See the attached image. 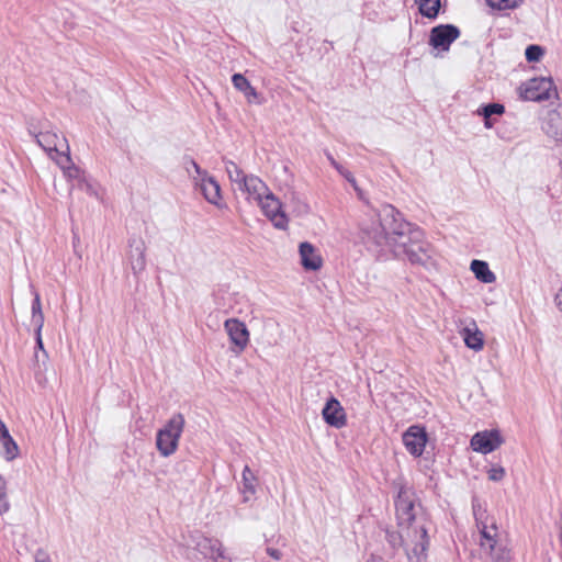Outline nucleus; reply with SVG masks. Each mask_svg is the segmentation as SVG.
Returning a JSON list of instances; mask_svg holds the SVG:
<instances>
[{"label":"nucleus","instance_id":"nucleus-18","mask_svg":"<svg viewBox=\"0 0 562 562\" xmlns=\"http://www.w3.org/2000/svg\"><path fill=\"white\" fill-rule=\"evenodd\" d=\"M196 549L204 558L213 560L224 558L222 542L217 539L201 537L196 542Z\"/></svg>","mask_w":562,"mask_h":562},{"label":"nucleus","instance_id":"nucleus-9","mask_svg":"<svg viewBox=\"0 0 562 562\" xmlns=\"http://www.w3.org/2000/svg\"><path fill=\"white\" fill-rule=\"evenodd\" d=\"M551 81L546 78H533L519 88V94L526 101H542L550 98Z\"/></svg>","mask_w":562,"mask_h":562},{"label":"nucleus","instance_id":"nucleus-30","mask_svg":"<svg viewBox=\"0 0 562 562\" xmlns=\"http://www.w3.org/2000/svg\"><path fill=\"white\" fill-rule=\"evenodd\" d=\"M184 166H186V169H187L189 176H191L190 168H193L194 172L196 173V177H193V179L195 181L207 173L206 170L201 169V167L196 164V161L191 158L184 159Z\"/></svg>","mask_w":562,"mask_h":562},{"label":"nucleus","instance_id":"nucleus-17","mask_svg":"<svg viewBox=\"0 0 562 562\" xmlns=\"http://www.w3.org/2000/svg\"><path fill=\"white\" fill-rule=\"evenodd\" d=\"M195 184L200 188V191L209 203L218 204L221 200V187L213 177L206 173L198 179Z\"/></svg>","mask_w":562,"mask_h":562},{"label":"nucleus","instance_id":"nucleus-5","mask_svg":"<svg viewBox=\"0 0 562 562\" xmlns=\"http://www.w3.org/2000/svg\"><path fill=\"white\" fill-rule=\"evenodd\" d=\"M184 425V416L177 413L157 431L156 448L162 457H170L177 451Z\"/></svg>","mask_w":562,"mask_h":562},{"label":"nucleus","instance_id":"nucleus-37","mask_svg":"<svg viewBox=\"0 0 562 562\" xmlns=\"http://www.w3.org/2000/svg\"><path fill=\"white\" fill-rule=\"evenodd\" d=\"M10 434H9V430L7 428V426L4 425V423L0 419V441H2L3 438L8 437Z\"/></svg>","mask_w":562,"mask_h":562},{"label":"nucleus","instance_id":"nucleus-7","mask_svg":"<svg viewBox=\"0 0 562 562\" xmlns=\"http://www.w3.org/2000/svg\"><path fill=\"white\" fill-rule=\"evenodd\" d=\"M257 204L278 229H286L288 217L281 210V202L269 191Z\"/></svg>","mask_w":562,"mask_h":562},{"label":"nucleus","instance_id":"nucleus-13","mask_svg":"<svg viewBox=\"0 0 562 562\" xmlns=\"http://www.w3.org/2000/svg\"><path fill=\"white\" fill-rule=\"evenodd\" d=\"M322 416L326 424L337 429L342 428L347 424L345 409L334 396L327 400L322 411Z\"/></svg>","mask_w":562,"mask_h":562},{"label":"nucleus","instance_id":"nucleus-34","mask_svg":"<svg viewBox=\"0 0 562 562\" xmlns=\"http://www.w3.org/2000/svg\"><path fill=\"white\" fill-rule=\"evenodd\" d=\"M36 314H43L41 299L37 293L35 294V297L32 302V315H36Z\"/></svg>","mask_w":562,"mask_h":562},{"label":"nucleus","instance_id":"nucleus-36","mask_svg":"<svg viewBox=\"0 0 562 562\" xmlns=\"http://www.w3.org/2000/svg\"><path fill=\"white\" fill-rule=\"evenodd\" d=\"M267 553L274 560H280L282 557V553L278 549H274V548H267Z\"/></svg>","mask_w":562,"mask_h":562},{"label":"nucleus","instance_id":"nucleus-1","mask_svg":"<svg viewBox=\"0 0 562 562\" xmlns=\"http://www.w3.org/2000/svg\"><path fill=\"white\" fill-rule=\"evenodd\" d=\"M359 237L376 259L393 256L427 271L436 269L435 249L425 240L424 232L404 220L391 204L370 210L360 222Z\"/></svg>","mask_w":562,"mask_h":562},{"label":"nucleus","instance_id":"nucleus-28","mask_svg":"<svg viewBox=\"0 0 562 562\" xmlns=\"http://www.w3.org/2000/svg\"><path fill=\"white\" fill-rule=\"evenodd\" d=\"M544 50L539 45H529L525 50V56L528 61H539Z\"/></svg>","mask_w":562,"mask_h":562},{"label":"nucleus","instance_id":"nucleus-22","mask_svg":"<svg viewBox=\"0 0 562 562\" xmlns=\"http://www.w3.org/2000/svg\"><path fill=\"white\" fill-rule=\"evenodd\" d=\"M241 476L243 485L240 491L244 494V501L246 502L249 499V496H252L256 493L257 479L248 465H245Z\"/></svg>","mask_w":562,"mask_h":562},{"label":"nucleus","instance_id":"nucleus-43","mask_svg":"<svg viewBox=\"0 0 562 562\" xmlns=\"http://www.w3.org/2000/svg\"><path fill=\"white\" fill-rule=\"evenodd\" d=\"M35 562H50V561H48V560H46V559H40V558L37 557Z\"/></svg>","mask_w":562,"mask_h":562},{"label":"nucleus","instance_id":"nucleus-16","mask_svg":"<svg viewBox=\"0 0 562 562\" xmlns=\"http://www.w3.org/2000/svg\"><path fill=\"white\" fill-rule=\"evenodd\" d=\"M299 252L301 257V263L304 269L313 271L321 269L323 263L322 257L311 243H301L299 246Z\"/></svg>","mask_w":562,"mask_h":562},{"label":"nucleus","instance_id":"nucleus-39","mask_svg":"<svg viewBox=\"0 0 562 562\" xmlns=\"http://www.w3.org/2000/svg\"><path fill=\"white\" fill-rule=\"evenodd\" d=\"M554 300H555V304H557L558 308L562 312V288L557 293Z\"/></svg>","mask_w":562,"mask_h":562},{"label":"nucleus","instance_id":"nucleus-44","mask_svg":"<svg viewBox=\"0 0 562 562\" xmlns=\"http://www.w3.org/2000/svg\"><path fill=\"white\" fill-rule=\"evenodd\" d=\"M302 207L304 211H307V209H308L307 204H303Z\"/></svg>","mask_w":562,"mask_h":562},{"label":"nucleus","instance_id":"nucleus-14","mask_svg":"<svg viewBox=\"0 0 562 562\" xmlns=\"http://www.w3.org/2000/svg\"><path fill=\"white\" fill-rule=\"evenodd\" d=\"M130 251L127 255L128 262L134 276H138L146 268L145 251L146 246L140 238H131L128 240Z\"/></svg>","mask_w":562,"mask_h":562},{"label":"nucleus","instance_id":"nucleus-26","mask_svg":"<svg viewBox=\"0 0 562 562\" xmlns=\"http://www.w3.org/2000/svg\"><path fill=\"white\" fill-rule=\"evenodd\" d=\"M505 112V106L501 103L483 104L476 111L477 115L483 117H492L493 115H502Z\"/></svg>","mask_w":562,"mask_h":562},{"label":"nucleus","instance_id":"nucleus-23","mask_svg":"<svg viewBox=\"0 0 562 562\" xmlns=\"http://www.w3.org/2000/svg\"><path fill=\"white\" fill-rule=\"evenodd\" d=\"M463 339L468 348L479 351L483 348V335L480 330L472 331L470 328L463 330Z\"/></svg>","mask_w":562,"mask_h":562},{"label":"nucleus","instance_id":"nucleus-12","mask_svg":"<svg viewBox=\"0 0 562 562\" xmlns=\"http://www.w3.org/2000/svg\"><path fill=\"white\" fill-rule=\"evenodd\" d=\"M426 442L427 434L424 427L411 426L403 434V443L405 448L411 454L415 457H419L423 454Z\"/></svg>","mask_w":562,"mask_h":562},{"label":"nucleus","instance_id":"nucleus-25","mask_svg":"<svg viewBox=\"0 0 562 562\" xmlns=\"http://www.w3.org/2000/svg\"><path fill=\"white\" fill-rule=\"evenodd\" d=\"M2 447H3V457L8 461H12L18 457L19 453V447L16 442L13 440V438L9 435L8 437L2 439Z\"/></svg>","mask_w":562,"mask_h":562},{"label":"nucleus","instance_id":"nucleus-40","mask_svg":"<svg viewBox=\"0 0 562 562\" xmlns=\"http://www.w3.org/2000/svg\"><path fill=\"white\" fill-rule=\"evenodd\" d=\"M484 119V126L486 128H492L494 126V122L492 117H483Z\"/></svg>","mask_w":562,"mask_h":562},{"label":"nucleus","instance_id":"nucleus-42","mask_svg":"<svg viewBox=\"0 0 562 562\" xmlns=\"http://www.w3.org/2000/svg\"><path fill=\"white\" fill-rule=\"evenodd\" d=\"M368 562H382V559L372 557Z\"/></svg>","mask_w":562,"mask_h":562},{"label":"nucleus","instance_id":"nucleus-31","mask_svg":"<svg viewBox=\"0 0 562 562\" xmlns=\"http://www.w3.org/2000/svg\"><path fill=\"white\" fill-rule=\"evenodd\" d=\"M504 476H505V470L502 467L492 468L488 471V479L491 481L498 482V481H502Z\"/></svg>","mask_w":562,"mask_h":562},{"label":"nucleus","instance_id":"nucleus-11","mask_svg":"<svg viewBox=\"0 0 562 562\" xmlns=\"http://www.w3.org/2000/svg\"><path fill=\"white\" fill-rule=\"evenodd\" d=\"M224 328L235 346V352H241L249 342V331L245 323L237 318H228L224 323Z\"/></svg>","mask_w":562,"mask_h":562},{"label":"nucleus","instance_id":"nucleus-21","mask_svg":"<svg viewBox=\"0 0 562 562\" xmlns=\"http://www.w3.org/2000/svg\"><path fill=\"white\" fill-rule=\"evenodd\" d=\"M471 270L475 278L483 283H493L496 280L495 273L490 269L487 262L483 260H472Z\"/></svg>","mask_w":562,"mask_h":562},{"label":"nucleus","instance_id":"nucleus-19","mask_svg":"<svg viewBox=\"0 0 562 562\" xmlns=\"http://www.w3.org/2000/svg\"><path fill=\"white\" fill-rule=\"evenodd\" d=\"M234 88L244 93L249 103H260V98L256 89L250 85L248 79L241 74H234L232 77Z\"/></svg>","mask_w":562,"mask_h":562},{"label":"nucleus","instance_id":"nucleus-15","mask_svg":"<svg viewBox=\"0 0 562 562\" xmlns=\"http://www.w3.org/2000/svg\"><path fill=\"white\" fill-rule=\"evenodd\" d=\"M541 128L548 137L562 140V108L549 110L542 119Z\"/></svg>","mask_w":562,"mask_h":562},{"label":"nucleus","instance_id":"nucleus-2","mask_svg":"<svg viewBox=\"0 0 562 562\" xmlns=\"http://www.w3.org/2000/svg\"><path fill=\"white\" fill-rule=\"evenodd\" d=\"M394 505L398 526L406 528V539L409 541L411 536L420 539V542L411 549L414 552L412 557L419 562L423 559V551L428 550L429 537L426 514L414 487L400 484Z\"/></svg>","mask_w":562,"mask_h":562},{"label":"nucleus","instance_id":"nucleus-32","mask_svg":"<svg viewBox=\"0 0 562 562\" xmlns=\"http://www.w3.org/2000/svg\"><path fill=\"white\" fill-rule=\"evenodd\" d=\"M10 508V503L8 501L7 490L0 491V515L7 513Z\"/></svg>","mask_w":562,"mask_h":562},{"label":"nucleus","instance_id":"nucleus-33","mask_svg":"<svg viewBox=\"0 0 562 562\" xmlns=\"http://www.w3.org/2000/svg\"><path fill=\"white\" fill-rule=\"evenodd\" d=\"M32 324L35 327V334L42 333L44 326V314L32 315Z\"/></svg>","mask_w":562,"mask_h":562},{"label":"nucleus","instance_id":"nucleus-3","mask_svg":"<svg viewBox=\"0 0 562 562\" xmlns=\"http://www.w3.org/2000/svg\"><path fill=\"white\" fill-rule=\"evenodd\" d=\"M472 510L480 531L481 548L496 562H505L507 552L504 549H497L498 529L496 522L488 517L486 509L477 497L472 499Z\"/></svg>","mask_w":562,"mask_h":562},{"label":"nucleus","instance_id":"nucleus-38","mask_svg":"<svg viewBox=\"0 0 562 562\" xmlns=\"http://www.w3.org/2000/svg\"><path fill=\"white\" fill-rule=\"evenodd\" d=\"M35 340H36V347L38 349L43 350L44 353H46V351L44 349L43 340H42V333L35 334Z\"/></svg>","mask_w":562,"mask_h":562},{"label":"nucleus","instance_id":"nucleus-10","mask_svg":"<svg viewBox=\"0 0 562 562\" xmlns=\"http://www.w3.org/2000/svg\"><path fill=\"white\" fill-rule=\"evenodd\" d=\"M470 443L474 451L487 454L496 450L503 443V438L498 430H485L476 432L471 438Z\"/></svg>","mask_w":562,"mask_h":562},{"label":"nucleus","instance_id":"nucleus-41","mask_svg":"<svg viewBox=\"0 0 562 562\" xmlns=\"http://www.w3.org/2000/svg\"><path fill=\"white\" fill-rule=\"evenodd\" d=\"M1 490H5V481L2 479V476L0 475V491Z\"/></svg>","mask_w":562,"mask_h":562},{"label":"nucleus","instance_id":"nucleus-8","mask_svg":"<svg viewBox=\"0 0 562 562\" xmlns=\"http://www.w3.org/2000/svg\"><path fill=\"white\" fill-rule=\"evenodd\" d=\"M460 36V30L453 24H439L430 30L429 44L440 50H449L450 45Z\"/></svg>","mask_w":562,"mask_h":562},{"label":"nucleus","instance_id":"nucleus-24","mask_svg":"<svg viewBox=\"0 0 562 562\" xmlns=\"http://www.w3.org/2000/svg\"><path fill=\"white\" fill-rule=\"evenodd\" d=\"M422 15L435 19L440 9V0H417Z\"/></svg>","mask_w":562,"mask_h":562},{"label":"nucleus","instance_id":"nucleus-27","mask_svg":"<svg viewBox=\"0 0 562 562\" xmlns=\"http://www.w3.org/2000/svg\"><path fill=\"white\" fill-rule=\"evenodd\" d=\"M524 0H486V3L498 10L514 9L522 3Z\"/></svg>","mask_w":562,"mask_h":562},{"label":"nucleus","instance_id":"nucleus-35","mask_svg":"<svg viewBox=\"0 0 562 562\" xmlns=\"http://www.w3.org/2000/svg\"><path fill=\"white\" fill-rule=\"evenodd\" d=\"M78 187L91 195L95 194L93 186L90 182H88L87 178L85 179V181L81 182V184H78Z\"/></svg>","mask_w":562,"mask_h":562},{"label":"nucleus","instance_id":"nucleus-29","mask_svg":"<svg viewBox=\"0 0 562 562\" xmlns=\"http://www.w3.org/2000/svg\"><path fill=\"white\" fill-rule=\"evenodd\" d=\"M326 157L327 159L329 160L330 165L345 178L347 179L349 182H355V179L352 177V173L345 169L340 164H338L335 158L333 157V155L329 153V151H326Z\"/></svg>","mask_w":562,"mask_h":562},{"label":"nucleus","instance_id":"nucleus-6","mask_svg":"<svg viewBox=\"0 0 562 562\" xmlns=\"http://www.w3.org/2000/svg\"><path fill=\"white\" fill-rule=\"evenodd\" d=\"M36 143L56 161L64 154L69 153V146L65 137H59L52 131L35 133Z\"/></svg>","mask_w":562,"mask_h":562},{"label":"nucleus","instance_id":"nucleus-20","mask_svg":"<svg viewBox=\"0 0 562 562\" xmlns=\"http://www.w3.org/2000/svg\"><path fill=\"white\" fill-rule=\"evenodd\" d=\"M56 164L64 170V175L70 181H77V184H81V182L85 181V172L72 164L69 153L57 158Z\"/></svg>","mask_w":562,"mask_h":562},{"label":"nucleus","instance_id":"nucleus-4","mask_svg":"<svg viewBox=\"0 0 562 562\" xmlns=\"http://www.w3.org/2000/svg\"><path fill=\"white\" fill-rule=\"evenodd\" d=\"M225 170L236 190L247 195L248 201L258 202L270 191L267 184L255 175H247L232 160L224 159Z\"/></svg>","mask_w":562,"mask_h":562}]
</instances>
